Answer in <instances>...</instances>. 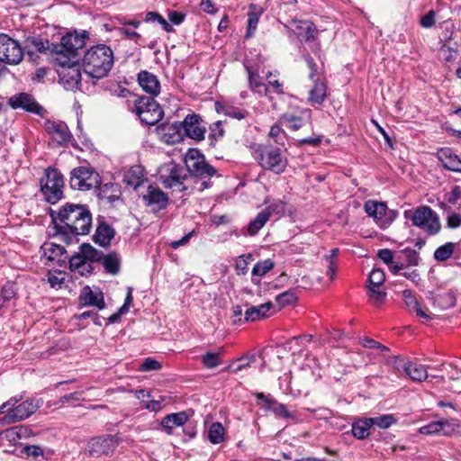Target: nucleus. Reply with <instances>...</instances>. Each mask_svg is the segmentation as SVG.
Returning <instances> with one entry per match:
<instances>
[{"mask_svg":"<svg viewBox=\"0 0 461 461\" xmlns=\"http://www.w3.org/2000/svg\"><path fill=\"white\" fill-rule=\"evenodd\" d=\"M401 253L404 255L408 265L417 266L419 264L420 258L416 250L411 249L410 248H405L401 251Z\"/></svg>","mask_w":461,"mask_h":461,"instance_id":"obj_59","label":"nucleus"},{"mask_svg":"<svg viewBox=\"0 0 461 461\" xmlns=\"http://www.w3.org/2000/svg\"><path fill=\"white\" fill-rule=\"evenodd\" d=\"M359 343L364 348L378 349V350H380V352L382 354L384 353V352H388L389 351V348H387L386 346L382 345L381 343H379V342H377L375 339H370V338L361 339Z\"/></svg>","mask_w":461,"mask_h":461,"instance_id":"obj_56","label":"nucleus"},{"mask_svg":"<svg viewBox=\"0 0 461 461\" xmlns=\"http://www.w3.org/2000/svg\"><path fill=\"white\" fill-rule=\"evenodd\" d=\"M264 9L255 4H250L248 12V25L245 38H251L257 31L258 24Z\"/></svg>","mask_w":461,"mask_h":461,"instance_id":"obj_30","label":"nucleus"},{"mask_svg":"<svg viewBox=\"0 0 461 461\" xmlns=\"http://www.w3.org/2000/svg\"><path fill=\"white\" fill-rule=\"evenodd\" d=\"M255 158L265 170L280 175L285 172L288 160L277 147L262 148L256 151Z\"/></svg>","mask_w":461,"mask_h":461,"instance_id":"obj_6","label":"nucleus"},{"mask_svg":"<svg viewBox=\"0 0 461 461\" xmlns=\"http://www.w3.org/2000/svg\"><path fill=\"white\" fill-rule=\"evenodd\" d=\"M56 234L66 243L77 236L88 234L92 226V215L86 206L66 203L58 212H51Z\"/></svg>","mask_w":461,"mask_h":461,"instance_id":"obj_1","label":"nucleus"},{"mask_svg":"<svg viewBox=\"0 0 461 461\" xmlns=\"http://www.w3.org/2000/svg\"><path fill=\"white\" fill-rule=\"evenodd\" d=\"M384 272L380 268H374L369 275V285L367 286L380 287L384 284Z\"/></svg>","mask_w":461,"mask_h":461,"instance_id":"obj_51","label":"nucleus"},{"mask_svg":"<svg viewBox=\"0 0 461 461\" xmlns=\"http://www.w3.org/2000/svg\"><path fill=\"white\" fill-rule=\"evenodd\" d=\"M402 297L404 299V303L408 311L411 312L414 307H417L419 302L417 301L416 297L413 295L411 290H404L402 292Z\"/></svg>","mask_w":461,"mask_h":461,"instance_id":"obj_60","label":"nucleus"},{"mask_svg":"<svg viewBox=\"0 0 461 461\" xmlns=\"http://www.w3.org/2000/svg\"><path fill=\"white\" fill-rule=\"evenodd\" d=\"M273 304L270 302L262 303L258 306H251L245 312V320L247 321H255L267 317V312L270 311Z\"/></svg>","mask_w":461,"mask_h":461,"instance_id":"obj_34","label":"nucleus"},{"mask_svg":"<svg viewBox=\"0 0 461 461\" xmlns=\"http://www.w3.org/2000/svg\"><path fill=\"white\" fill-rule=\"evenodd\" d=\"M56 70L59 77V83L67 90L75 91L81 86V70L78 59H68L64 56L55 58Z\"/></svg>","mask_w":461,"mask_h":461,"instance_id":"obj_4","label":"nucleus"},{"mask_svg":"<svg viewBox=\"0 0 461 461\" xmlns=\"http://www.w3.org/2000/svg\"><path fill=\"white\" fill-rule=\"evenodd\" d=\"M41 249L43 250V257L47 262L60 264L65 261L66 257H64V254L66 250L64 247L53 242H48L44 243Z\"/></svg>","mask_w":461,"mask_h":461,"instance_id":"obj_28","label":"nucleus"},{"mask_svg":"<svg viewBox=\"0 0 461 461\" xmlns=\"http://www.w3.org/2000/svg\"><path fill=\"white\" fill-rule=\"evenodd\" d=\"M43 127L52 140L59 146H67L72 140V134L63 122L46 120Z\"/></svg>","mask_w":461,"mask_h":461,"instance_id":"obj_18","label":"nucleus"},{"mask_svg":"<svg viewBox=\"0 0 461 461\" xmlns=\"http://www.w3.org/2000/svg\"><path fill=\"white\" fill-rule=\"evenodd\" d=\"M79 300L86 306H95L100 310L105 307L104 294L99 288L92 289L90 286H85L81 290Z\"/></svg>","mask_w":461,"mask_h":461,"instance_id":"obj_23","label":"nucleus"},{"mask_svg":"<svg viewBox=\"0 0 461 461\" xmlns=\"http://www.w3.org/2000/svg\"><path fill=\"white\" fill-rule=\"evenodd\" d=\"M15 295L14 285L7 282L5 284L0 290V301L6 303Z\"/></svg>","mask_w":461,"mask_h":461,"instance_id":"obj_55","label":"nucleus"},{"mask_svg":"<svg viewBox=\"0 0 461 461\" xmlns=\"http://www.w3.org/2000/svg\"><path fill=\"white\" fill-rule=\"evenodd\" d=\"M295 32L298 37H303L306 41L314 40L318 32L315 25L310 21H294Z\"/></svg>","mask_w":461,"mask_h":461,"instance_id":"obj_32","label":"nucleus"},{"mask_svg":"<svg viewBox=\"0 0 461 461\" xmlns=\"http://www.w3.org/2000/svg\"><path fill=\"white\" fill-rule=\"evenodd\" d=\"M440 55L442 59L447 62L454 60L457 56L456 49L443 45L440 49Z\"/></svg>","mask_w":461,"mask_h":461,"instance_id":"obj_61","label":"nucleus"},{"mask_svg":"<svg viewBox=\"0 0 461 461\" xmlns=\"http://www.w3.org/2000/svg\"><path fill=\"white\" fill-rule=\"evenodd\" d=\"M268 215L267 212H260L258 213L256 218L249 222L247 228V232L250 236L256 235L259 230H261L264 225L268 221Z\"/></svg>","mask_w":461,"mask_h":461,"instance_id":"obj_41","label":"nucleus"},{"mask_svg":"<svg viewBox=\"0 0 461 461\" xmlns=\"http://www.w3.org/2000/svg\"><path fill=\"white\" fill-rule=\"evenodd\" d=\"M69 267L72 271L77 272L82 276L92 272L91 265L86 262L80 251L70 257Z\"/></svg>","mask_w":461,"mask_h":461,"instance_id":"obj_37","label":"nucleus"},{"mask_svg":"<svg viewBox=\"0 0 461 461\" xmlns=\"http://www.w3.org/2000/svg\"><path fill=\"white\" fill-rule=\"evenodd\" d=\"M447 226L449 229H456L461 226V215L458 213H450L447 218Z\"/></svg>","mask_w":461,"mask_h":461,"instance_id":"obj_64","label":"nucleus"},{"mask_svg":"<svg viewBox=\"0 0 461 461\" xmlns=\"http://www.w3.org/2000/svg\"><path fill=\"white\" fill-rule=\"evenodd\" d=\"M393 363L398 371H403L414 382H422L429 378L428 368L421 364L401 357H394Z\"/></svg>","mask_w":461,"mask_h":461,"instance_id":"obj_15","label":"nucleus"},{"mask_svg":"<svg viewBox=\"0 0 461 461\" xmlns=\"http://www.w3.org/2000/svg\"><path fill=\"white\" fill-rule=\"evenodd\" d=\"M88 32H68L62 36L60 43L55 46L54 52L56 57L64 56L68 59H78V50L86 45V40L88 38Z\"/></svg>","mask_w":461,"mask_h":461,"instance_id":"obj_7","label":"nucleus"},{"mask_svg":"<svg viewBox=\"0 0 461 461\" xmlns=\"http://www.w3.org/2000/svg\"><path fill=\"white\" fill-rule=\"evenodd\" d=\"M221 353H222V349L220 348V351L217 353L208 351L205 354H203L201 357V360H202L203 366L205 368L212 369V368H214V367H217L218 366H220L222 363V361L221 359Z\"/></svg>","mask_w":461,"mask_h":461,"instance_id":"obj_44","label":"nucleus"},{"mask_svg":"<svg viewBox=\"0 0 461 461\" xmlns=\"http://www.w3.org/2000/svg\"><path fill=\"white\" fill-rule=\"evenodd\" d=\"M185 163L186 171L202 179L211 178L217 173L216 169L204 160L203 156L198 150H189Z\"/></svg>","mask_w":461,"mask_h":461,"instance_id":"obj_13","label":"nucleus"},{"mask_svg":"<svg viewBox=\"0 0 461 461\" xmlns=\"http://www.w3.org/2000/svg\"><path fill=\"white\" fill-rule=\"evenodd\" d=\"M313 86L309 91L308 102L312 104H321L327 95V85L323 80L314 79Z\"/></svg>","mask_w":461,"mask_h":461,"instance_id":"obj_31","label":"nucleus"},{"mask_svg":"<svg viewBox=\"0 0 461 461\" xmlns=\"http://www.w3.org/2000/svg\"><path fill=\"white\" fill-rule=\"evenodd\" d=\"M143 181V168L140 166L131 167L123 175V182L134 188L140 185Z\"/></svg>","mask_w":461,"mask_h":461,"instance_id":"obj_35","label":"nucleus"},{"mask_svg":"<svg viewBox=\"0 0 461 461\" xmlns=\"http://www.w3.org/2000/svg\"><path fill=\"white\" fill-rule=\"evenodd\" d=\"M42 404L43 400L41 398H30L23 402L20 401L11 407L8 414L4 417V420L7 423L24 420L32 415Z\"/></svg>","mask_w":461,"mask_h":461,"instance_id":"obj_11","label":"nucleus"},{"mask_svg":"<svg viewBox=\"0 0 461 461\" xmlns=\"http://www.w3.org/2000/svg\"><path fill=\"white\" fill-rule=\"evenodd\" d=\"M245 68L248 72L249 87L250 88V90L259 94H261L264 91V93L267 94V88L263 84L258 73L254 71L249 66H246Z\"/></svg>","mask_w":461,"mask_h":461,"instance_id":"obj_39","label":"nucleus"},{"mask_svg":"<svg viewBox=\"0 0 461 461\" xmlns=\"http://www.w3.org/2000/svg\"><path fill=\"white\" fill-rule=\"evenodd\" d=\"M436 23V13L431 10L420 18V24L423 28H431Z\"/></svg>","mask_w":461,"mask_h":461,"instance_id":"obj_62","label":"nucleus"},{"mask_svg":"<svg viewBox=\"0 0 461 461\" xmlns=\"http://www.w3.org/2000/svg\"><path fill=\"white\" fill-rule=\"evenodd\" d=\"M8 104L13 109H23L26 112L41 115L44 109L34 99V97L27 93H19L8 99Z\"/></svg>","mask_w":461,"mask_h":461,"instance_id":"obj_19","label":"nucleus"},{"mask_svg":"<svg viewBox=\"0 0 461 461\" xmlns=\"http://www.w3.org/2000/svg\"><path fill=\"white\" fill-rule=\"evenodd\" d=\"M215 109L217 113L239 121L244 119L248 114L246 110L232 106L225 102H216Z\"/></svg>","mask_w":461,"mask_h":461,"instance_id":"obj_33","label":"nucleus"},{"mask_svg":"<svg viewBox=\"0 0 461 461\" xmlns=\"http://www.w3.org/2000/svg\"><path fill=\"white\" fill-rule=\"evenodd\" d=\"M406 220L411 221L413 226L422 229L429 235H436L441 229L439 217L428 205H421L414 210H406L403 212Z\"/></svg>","mask_w":461,"mask_h":461,"instance_id":"obj_3","label":"nucleus"},{"mask_svg":"<svg viewBox=\"0 0 461 461\" xmlns=\"http://www.w3.org/2000/svg\"><path fill=\"white\" fill-rule=\"evenodd\" d=\"M113 51L105 44L88 49L82 59L85 73L95 79L105 77L113 66Z\"/></svg>","mask_w":461,"mask_h":461,"instance_id":"obj_2","label":"nucleus"},{"mask_svg":"<svg viewBox=\"0 0 461 461\" xmlns=\"http://www.w3.org/2000/svg\"><path fill=\"white\" fill-rule=\"evenodd\" d=\"M369 419L372 420V426L376 425L381 429H388L396 422V420L392 414H384Z\"/></svg>","mask_w":461,"mask_h":461,"instance_id":"obj_50","label":"nucleus"},{"mask_svg":"<svg viewBox=\"0 0 461 461\" xmlns=\"http://www.w3.org/2000/svg\"><path fill=\"white\" fill-rule=\"evenodd\" d=\"M103 264L106 272L110 274H117L120 268V261L116 254L106 255L103 258Z\"/></svg>","mask_w":461,"mask_h":461,"instance_id":"obj_48","label":"nucleus"},{"mask_svg":"<svg viewBox=\"0 0 461 461\" xmlns=\"http://www.w3.org/2000/svg\"><path fill=\"white\" fill-rule=\"evenodd\" d=\"M99 174L92 167L81 166L70 172L69 185L72 189L88 191L100 185Z\"/></svg>","mask_w":461,"mask_h":461,"instance_id":"obj_10","label":"nucleus"},{"mask_svg":"<svg viewBox=\"0 0 461 461\" xmlns=\"http://www.w3.org/2000/svg\"><path fill=\"white\" fill-rule=\"evenodd\" d=\"M188 420V415L185 411H180L176 413H170L165 416L161 421L160 425L163 430L167 435H173L174 429L177 427H183L186 424Z\"/></svg>","mask_w":461,"mask_h":461,"instance_id":"obj_26","label":"nucleus"},{"mask_svg":"<svg viewBox=\"0 0 461 461\" xmlns=\"http://www.w3.org/2000/svg\"><path fill=\"white\" fill-rule=\"evenodd\" d=\"M40 185L41 192L48 203L55 204L63 198L64 177L56 167H50L45 169Z\"/></svg>","mask_w":461,"mask_h":461,"instance_id":"obj_5","label":"nucleus"},{"mask_svg":"<svg viewBox=\"0 0 461 461\" xmlns=\"http://www.w3.org/2000/svg\"><path fill=\"white\" fill-rule=\"evenodd\" d=\"M252 359L253 357H241L230 365L228 369L233 374H238L242 370L249 368L251 365Z\"/></svg>","mask_w":461,"mask_h":461,"instance_id":"obj_52","label":"nucleus"},{"mask_svg":"<svg viewBox=\"0 0 461 461\" xmlns=\"http://www.w3.org/2000/svg\"><path fill=\"white\" fill-rule=\"evenodd\" d=\"M138 83L142 90L152 96L160 93V82L158 77L147 70H141L138 74Z\"/></svg>","mask_w":461,"mask_h":461,"instance_id":"obj_25","label":"nucleus"},{"mask_svg":"<svg viewBox=\"0 0 461 461\" xmlns=\"http://www.w3.org/2000/svg\"><path fill=\"white\" fill-rule=\"evenodd\" d=\"M142 199L146 205L156 211L165 209L168 203V196L161 189L153 185H149Z\"/></svg>","mask_w":461,"mask_h":461,"instance_id":"obj_21","label":"nucleus"},{"mask_svg":"<svg viewBox=\"0 0 461 461\" xmlns=\"http://www.w3.org/2000/svg\"><path fill=\"white\" fill-rule=\"evenodd\" d=\"M133 103L134 112L143 123L155 125L163 118L162 108L152 97L139 96Z\"/></svg>","mask_w":461,"mask_h":461,"instance_id":"obj_9","label":"nucleus"},{"mask_svg":"<svg viewBox=\"0 0 461 461\" xmlns=\"http://www.w3.org/2000/svg\"><path fill=\"white\" fill-rule=\"evenodd\" d=\"M225 429L221 423L213 422L208 429V439L212 444H220L224 440Z\"/></svg>","mask_w":461,"mask_h":461,"instance_id":"obj_40","label":"nucleus"},{"mask_svg":"<svg viewBox=\"0 0 461 461\" xmlns=\"http://www.w3.org/2000/svg\"><path fill=\"white\" fill-rule=\"evenodd\" d=\"M161 368V364L154 358L147 357L143 360L139 370L141 372L157 371Z\"/></svg>","mask_w":461,"mask_h":461,"instance_id":"obj_58","label":"nucleus"},{"mask_svg":"<svg viewBox=\"0 0 461 461\" xmlns=\"http://www.w3.org/2000/svg\"><path fill=\"white\" fill-rule=\"evenodd\" d=\"M445 198L447 203L456 204V202L461 198V187L459 185L453 186L452 190L446 194Z\"/></svg>","mask_w":461,"mask_h":461,"instance_id":"obj_63","label":"nucleus"},{"mask_svg":"<svg viewBox=\"0 0 461 461\" xmlns=\"http://www.w3.org/2000/svg\"><path fill=\"white\" fill-rule=\"evenodd\" d=\"M119 441L113 435L93 438L87 445V452L91 456L99 457L112 454Z\"/></svg>","mask_w":461,"mask_h":461,"instance_id":"obj_16","label":"nucleus"},{"mask_svg":"<svg viewBox=\"0 0 461 461\" xmlns=\"http://www.w3.org/2000/svg\"><path fill=\"white\" fill-rule=\"evenodd\" d=\"M185 163L186 171L202 179L211 178L217 173L216 169L204 160L203 156L198 150H189Z\"/></svg>","mask_w":461,"mask_h":461,"instance_id":"obj_14","label":"nucleus"},{"mask_svg":"<svg viewBox=\"0 0 461 461\" xmlns=\"http://www.w3.org/2000/svg\"><path fill=\"white\" fill-rule=\"evenodd\" d=\"M274 267V263L270 259H266L258 262L252 269V282L258 283L259 280H256L255 277H261L265 276L268 271Z\"/></svg>","mask_w":461,"mask_h":461,"instance_id":"obj_45","label":"nucleus"},{"mask_svg":"<svg viewBox=\"0 0 461 461\" xmlns=\"http://www.w3.org/2000/svg\"><path fill=\"white\" fill-rule=\"evenodd\" d=\"M371 427L372 420L369 418L358 419L352 424V435L357 439H364L369 436Z\"/></svg>","mask_w":461,"mask_h":461,"instance_id":"obj_36","label":"nucleus"},{"mask_svg":"<svg viewBox=\"0 0 461 461\" xmlns=\"http://www.w3.org/2000/svg\"><path fill=\"white\" fill-rule=\"evenodd\" d=\"M262 212H267L268 215V219L272 214L283 215L285 212V203L281 200H277L269 204L266 209Z\"/></svg>","mask_w":461,"mask_h":461,"instance_id":"obj_53","label":"nucleus"},{"mask_svg":"<svg viewBox=\"0 0 461 461\" xmlns=\"http://www.w3.org/2000/svg\"><path fill=\"white\" fill-rule=\"evenodd\" d=\"M368 300L374 306H380L386 299V293L380 287L367 286Z\"/></svg>","mask_w":461,"mask_h":461,"instance_id":"obj_46","label":"nucleus"},{"mask_svg":"<svg viewBox=\"0 0 461 461\" xmlns=\"http://www.w3.org/2000/svg\"><path fill=\"white\" fill-rule=\"evenodd\" d=\"M296 300L297 297L293 291H285L276 297V301L280 307L293 304Z\"/></svg>","mask_w":461,"mask_h":461,"instance_id":"obj_54","label":"nucleus"},{"mask_svg":"<svg viewBox=\"0 0 461 461\" xmlns=\"http://www.w3.org/2000/svg\"><path fill=\"white\" fill-rule=\"evenodd\" d=\"M114 235L115 230L112 226L105 221H100L94 235V241L102 247H107Z\"/></svg>","mask_w":461,"mask_h":461,"instance_id":"obj_29","label":"nucleus"},{"mask_svg":"<svg viewBox=\"0 0 461 461\" xmlns=\"http://www.w3.org/2000/svg\"><path fill=\"white\" fill-rule=\"evenodd\" d=\"M79 251L89 264L98 262L103 258L102 253L88 243H83L79 247Z\"/></svg>","mask_w":461,"mask_h":461,"instance_id":"obj_42","label":"nucleus"},{"mask_svg":"<svg viewBox=\"0 0 461 461\" xmlns=\"http://www.w3.org/2000/svg\"><path fill=\"white\" fill-rule=\"evenodd\" d=\"M22 429L11 428L2 432L1 438L10 443L12 447L19 444L22 438Z\"/></svg>","mask_w":461,"mask_h":461,"instance_id":"obj_47","label":"nucleus"},{"mask_svg":"<svg viewBox=\"0 0 461 461\" xmlns=\"http://www.w3.org/2000/svg\"><path fill=\"white\" fill-rule=\"evenodd\" d=\"M282 120L285 123H286L288 128L294 131L299 130L305 123L303 118L294 114H285L283 115Z\"/></svg>","mask_w":461,"mask_h":461,"instance_id":"obj_49","label":"nucleus"},{"mask_svg":"<svg viewBox=\"0 0 461 461\" xmlns=\"http://www.w3.org/2000/svg\"><path fill=\"white\" fill-rule=\"evenodd\" d=\"M437 158L444 168L461 173V158L449 148H441L437 151Z\"/></svg>","mask_w":461,"mask_h":461,"instance_id":"obj_24","label":"nucleus"},{"mask_svg":"<svg viewBox=\"0 0 461 461\" xmlns=\"http://www.w3.org/2000/svg\"><path fill=\"white\" fill-rule=\"evenodd\" d=\"M255 396L257 399L263 400L266 403V410L271 411L276 416L283 419L294 418L285 404L276 402L270 396H267L263 393H256Z\"/></svg>","mask_w":461,"mask_h":461,"instance_id":"obj_27","label":"nucleus"},{"mask_svg":"<svg viewBox=\"0 0 461 461\" xmlns=\"http://www.w3.org/2000/svg\"><path fill=\"white\" fill-rule=\"evenodd\" d=\"M459 429L458 421L455 419H441L431 421L419 429L423 435L452 436Z\"/></svg>","mask_w":461,"mask_h":461,"instance_id":"obj_17","label":"nucleus"},{"mask_svg":"<svg viewBox=\"0 0 461 461\" xmlns=\"http://www.w3.org/2000/svg\"><path fill=\"white\" fill-rule=\"evenodd\" d=\"M224 129L222 126L221 121H217L216 122H213L210 126V133L209 138L217 141L219 139L222 138L224 135Z\"/></svg>","mask_w":461,"mask_h":461,"instance_id":"obj_57","label":"nucleus"},{"mask_svg":"<svg viewBox=\"0 0 461 461\" xmlns=\"http://www.w3.org/2000/svg\"><path fill=\"white\" fill-rule=\"evenodd\" d=\"M183 129L185 134L195 140L204 139L205 126L202 124L201 118L196 114L187 115L183 122Z\"/></svg>","mask_w":461,"mask_h":461,"instance_id":"obj_22","label":"nucleus"},{"mask_svg":"<svg viewBox=\"0 0 461 461\" xmlns=\"http://www.w3.org/2000/svg\"><path fill=\"white\" fill-rule=\"evenodd\" d=\"M456 249V244L453 242H447L439 246L434 252V258L436 261H446L449 259Z\"/></svg>","mask_w":461,"mask_h":461,"instance_id":"obj_43","label":"nucleus"},{"mask_svg":"<svg viewBox=\"0 0 461 461\" xmlns=\"http://www.w3.org/2000/svg\"><path fill=\"white\" fill-rule=\"evenodd\" d=\"M23 58L19 42L6 34H0V62L17 65Z\"/></svg>","mask_w":461,"mask_h":461,"instance_id":"obj_12","label":"nucleus"},{"mask_svg":"<svg viewBox=\"0 0 461 461\" xmlns=\"http://www.w3.org/2000/svg\"><path fill=\"white\" fill-rule=\"evenodd\" d=\"M187 177L186 169L174 162L163 164L158 169V179L166 188L174 191H184L185 180Z\"/></svg>","mask_w":461,"mask_h":461,"instance_id":"obj_8","label":"nucleus"},{"mask_svg":"<svg viewBox=\"0 0 461 461\" xmlns=\"http://www.w3.org/2000/svg\"><path fill=\"white\" fill-rule=\"evenodd\" d=\"M364 209L367 215L374 218L381 228L385 229L391 224L392 219H384L387 212V206L384 203L368 200L365 203Z\"/></svg>","mask_w":461,"mask_h":461,"instance_id":"obj_20","label":"nucleus"},{"mask_svg":"<svg viewBox=\"0 0 461 461\" xmlns=\"http://www.w3.org/2000/svg\"><path fill=\"white\" fill-rule=\"evenodd\" d=\"M456 301V295L452 291L440 292L434 297V304L442 310L455 306Z\"/></svg>","mask_w":461,"mask_h":461,"instance_id":"obj_38","label":"nucleus"}]
</instances>
